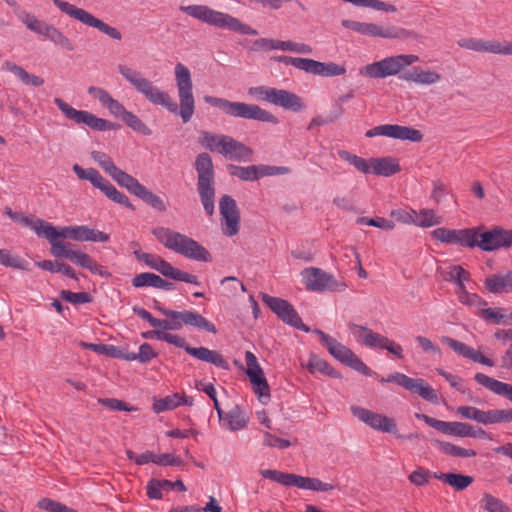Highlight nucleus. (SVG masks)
Masks as SVG:
<instances>
[{"instance_id": "6e6d98bb", "label": "nucleus", "mask_w": 512, "mask_h": 512, "mask_svg": "<svg viewBox=\"0 0 512 512\" xmlns=\"http://www.w3.org/2000/svg\"><path fill=\"white\" fill-rule=\"evenodd\" d=\"M460 46L477 52L494 53L495 40L484 41L481 39L468 38L462 40Z\"/></svg>"}, {"instance_id": "37998d69", "label": "nucleus", "mask_w": 512, "mask_h": 512, "mask_svg": "<svg viewBox=\"0 0 512 512\" xmlns=\"http://www.w3.org/2000/svg\"><path fill=\"white\" fill-rule=\"evenodd\" d=\"M98 189H100L110 200L123 205L131 210H135V207L130 202L129 198L118 191L109 181H107L104 177L100 184L97 185Z\"/></svg>"}, {"instance_id": "412c9836", "label": "nucleus", "mask_w": 512, "mask_h": 512, "mask_svg": "<svg viewBox=\"0 0 512 512\" xmlns=\"http://www.w3.org/2000/svg\"><path fill=\"white\" fill-rule=\"evenodd\" d=\"M245 362L247 365L246 373L253 385L254 392L261 402L266 403L270 398L269 385L256 356L252 352L247 351L245 353Z\"/></svg>"}, {"instance_id": "13d9d810", "label": "nucleus", "mask_w": 512, "mask_h": 512, "mask_svg": "<svg viewBox=\"0 0 512 512\" xmlns=\"http://www.w3.org/2000/svg\"><path fill=\"white\" fill-rule=\"evenodd\" d=\"M275 49L281 51H290L299 54H311L313 52V49L310 45L305 43L294 42L291 40H275Z\"/></svg>"}, {"instance_id": "4c0bfd02", "label": "nucleus", "mask_w": 512, "mask_h": 512, "mask_svg": "<svg viewBox=\"0 0 512 512\" xmlns=\"http://www.w3.org/2000/svg\"><path fill=\"white\" fill-rule=\"evenodd\" d=\"M290 486L321 492H327L334 489L332 484L322 482L317 478L303 477L296 474H292Z\"/></svg>"}, {"instance_id": "aec40b11", "label": "nucleus", "mask_w": 512, "mask_h": 512, "mask_svg": "<svg viewBox=\"0 0 512 512\" xmlns=\"http://www.w3.org/2000/svg\"><path fill=\"white\" fill-rule=\"evenodd\" d=\"M221 227L226 236H234L240 228V212L236 201L229 195H224L219 201Z\"/></svg>"}, {"instance_id": "c9c22d12", "label": "nucleus", "mask_w": 512, "mask_h": 512, "mask_svg": "<svg viewBox=\"0 0 512 512\" xmlns=\"http://www.w3.org/2000/svg\"><path fill=\"white\" fill-rule=\"evenodd\" d=\"M110 239V236L102 231L90 228L87 225H75L74 226V232H73V238L74 241L79 242H85V241H91V242H108Z\"/></svg>"}, {"instance_id": "ddd939ff", "label": "nucleus", "mask_w": 512, "mask_h": 512, "mask_svg": "<svg viewBox=\"0 0 512 512\" xmlns=\"http://www.w3.org/2000/svg\"><path fill=\"white\" fill-rule=\"evenodd\" d=\"M274 61L291 65L299 70L305 71L313 75L332 77L341 76L346 73V68L343 65L334 62H320L309 58L290 57L279 55L272 58Z\"/></svg>"}, {"instance_id": "f257e3e1", "label": "nucleus", "mask_w": 512, "mask_h": 512, "mask_svg": "<svg viewBox=\"0 0 512 512\" xmlns=\"http://www.w3.org/2000/svg\"><path fill=\"white\" fill-rule=\"evenodd\" d=\"M117 70L150 103L160 105L171 113H178L183 123H188L192 119L195 111L193 82L191 72L184 64L177 63L174 68L179 106L167 92L154 85L141 72L123 64H119Z\"/></svg>"}, {"instance_id": "72a5a7b5", "label": "nucleus", "mask_w": 512, "mask_h": 512, "mask_svg": "<svg viewBox=\"0 0 512 512\" xmlns=\"http://www.w3.org/2000/svg\"><path fill=\"white\" fill-rule=\"evenodd\" d=\"M228 135L215 134L209 131L202 130L199 132L198 143L205 149L222 154L225 148Z\"/></svg>"}, {"instance_id": "ea45409f", "label": "nucleus", "mask_w": 512, "mask_h": 512, "mask_svg": "<svg viewBox=\"0 0 512 512\" xmlns=\"http://www.w3.org/2000/svg\"><path fill=\"white\" fill-rule=\"evenodd\" d=\"M109 176L112 177V179L120 186L126 188L131 194L135 196L139 194L140 190L144 186L136 178L119 169L117 166Z\"/></svg>"}, {"instance_id": "7c9ffc66", "label": "nucleus", "mask_w": 512, "mask_h": 512, "mask_svg": "<svg viewBox=\"0 0 512 512\" xmlns=\"http://www.w3.org/2000/svg\"><path fill=\"white\" fill-rule=\"evenodd\" d=\"M474 379L477 383L484 386L491 392L506 397L512 402V385L496 380L483 373H476Z\"/></svg>"}, {"instance_id": "b1692460", "label": "nucleus", "mask_w": 512, "mask_h": 512, "mask_svg": "<svg viewBox=\"0 0 512 512\" xmlns=\"http://www.w3.org/2000/svg\"><path fill=\"white\" fill-rule=\"evenodd\" d=\"M483 251H494L512 246V230L495 227L490 231H478L477 244Z\"/></svg>"}, {"instance_id": "dca6fc26", "label": "nucleus", "mask_w": 512, "mask_h": 512, "mask_svg": "<svg viewBox=\"0 0 512 512\" xmlns=\"http://www.w3.org/2000/svg\"><path fill=\"white\" fill-rule=\"evenodd\" d=\"M54 103L67 119L76 124H85L89 128L97 131H107L114 128L112 122L99 118L89 111L77 110L61 98H55Z\"/></svg>"}, {"instance_id": "423d86ee", "label": "nucleus", "mask_w": 512, "mask_h": 512, "mask_svg": "<svg viewBox=\"0 0 512 512\" xmlns=\"http://www.w3.org/2000/svg\"><path fill=\"white\" fill-rule=\"evenodd\" d=\"M198 175L197 189L201 203L207 215L212 216L215 210L214 168L210 155L200 153L195 160Z\"/></svg>"}, {"instance_id": "052dcab7", "label": "nucleus", "mask_w": 512, "mask_h": 512, "mask_svg": "<svg viewBox=\"0 0 512 512\" xmlns=\"http://www.w3.org/2000/svg\"><path fill=\"white\" fill-rule=\"evenodd\" d=\"M77 177L81 180H88L94 187L101 183L103 176L94 168L84 169L78 164L72 167Z\"/></svg>"}, {"instance_id": "c03bdc74", "label": "nucleus", "mask_w": 512, "mask_h": 512, "mask_svg": "<svg viewBox=\"0 0 512 512\" xmlns=\"http://www.w3.org/2000/svg\"><path fill=\"white\" fill-rule=\"evenodd\" d=\"M222 420L224 421L227 429L231 431H238L247 426L248 416L240 407H235L231 409Z\"/></svg>"}, {"instance_id": "6ab92c4d", "label": "nucleus", "mask_w": 512, "mask_h": 512, "mask_svg": "<svg viewBox=\"0 0 512 512\" xmlns=\"http://www.w3.org/2000/svg\"><path fill=\"white\" fill-rule=\"evenodd\" d=\"M350 410L355 417L374 430L383 433H397V424L391 417L360 406H351Z\"/></svg>"}, {"instance_id": "bb28decb", "label": "nucleus", "mask_w": 512, "mask_h": 512, "mask_svg": "<svg viewBox=\"0 0 512 512\" xmlns=\"http://www.w3.org/2000/svg\"><path fill=\"white\" fill-rule=\"evenodd\" d=\"M271 104L293 112H300L306 108V105L300 96L290 91L276 88L274 90Z\"/></svg>"}, {"instance_id": "864d4df0", "label": "nucleus", "mask_w": 512, "mask_h": 512, "mask_svg": "<svg viewBox=\"0 0 512 512\" xmlns=\"http://www.w3.org/2000/svg\"><path fill=\"white\" fill-rule=\"evenodd\" d=\"M0 264L19 270L28 271L30 269L29 262L19 256L12 255L6 249H0Z\"/></svg>"}, {"instance_id": "5701e85b", "label": "nucleus", "mask_w": 512, "mask_h": 512, "mask_svg": "<svg viewBox=\"0 0 512 512\" xmlns=\"http://www.w3.org/2000/svg\"><path fill=\"white\" fill-rule=\"evenodd\" d=\"M366 137L385 136L400 140H409L411 142H420L423 139L421 131L412 127L400 126L396 124H384L376 126L366 132Z\"/></svg>"}, {"instance_id": "79ce46f5", "label": "nucleus", "mask_w": 512, "mask_h": 512, "mask_svg": "<svg viewBox=\"0 0 512 512\" xmlns=\"http://www.w3.org/2000/svg\"><path fill=\"white\" fill-rule=\"evenodd\" d=\"M436 430L443 434L458 437H467L468 435H472V426L470 424L457 421L447 422L439 420Z\"/></svg>"}, {"instance_id": "4468645a", "label": "nucleus", "mask_w": 512, "mask_h": 512, "mask_svg": "<svg viewBox=\"0 0 512 512\" xmlns=\"http://www.w3.org/2000/svg\"><path fill=\"white\" fill-rule=\"evenodd\" d=\"M20 20L30 31L41 35L55 45L60 46L67 51L74 50L72 41L55 26L42 21L35 15L27 12L20 15Z\"/></svg>"}, {"instance_id": "2f4dec72", "label": "nucleus", "mask_w": 512, "mask_h": 512, "mask_svg": "<svg viewBox=\"0 0 512 512\" xmlns=\"http://www.w3.org/2000/svg\"><path fill=\"white\" fill-rule=\"evenodd\" d=\"M486 289L493 294L512 292V271L505 274H492L485 279Z\"/></svg>"}, {"instance_id": "f8f14e48", "label": "nucleus", "mask_w": 512, "mask_h": 512, "mask_svg": "<svg viewBox=\"0 0 512 512\" xmlns=\"http://www.w3.org/2000/svg\"><path fill=\"white\" fill-rule=\"evenodd\" d=\"M418 61L419 57L414 54L390 56L366 65L360 73L370 78H386L399 74L404 68Z\"/></svg>"}, {"instance_id": "8fccbe9b", "label": "nucleus", "mask_w": 512, "mask_h": 512, "mask_svg": "<svg viewBox=\"0 0 512 512\" xmlns=\"http://www.w3.org/2000/svg\"><path fill=\"white\" fill-rule=\"evenodd\" d=\"M36 265L39 268L49 271V272L62 273L72 279L77 278L74 270L69 265H67L65 263L51 261V260H44V261L36 262Z\"/></svg>"}, {"instance_id": "cd10ccee", "label": "nucleus", "mask_w": 512, "mask_h": 512, "mask_svg": "<svg viewBox=\"0 0 512 512\" xmlns=\"http://www.w3.org/2000/svg\"><path fill=\"white\" fill-rule=\"evenodd\" d=\"M472 416L474 421L484 425L512 422V409H492L484 411L475 407Z\"/></svg>"}, {"instance_id": "58836bf2", "label": "nucleus", "mask_w": 512, "mask_h": 512, "mask_svg": "<svg viewBox=\"0 0 512 512\" xmlns=\"http://www.w3.org/2000/svg\"><path fill=\"white\" fill-rule=\"evenodd\" d=\"M310 373L319 372L323 375L332 378H341V374L338 373L326 360L320 358L316 354H311L308 362L302 364Z\"/></svg>"}, {"instance_id": "a19ab883", "label": "nucleus", "mask_w": 512, "mask_h": 512, "mask_svg": "<svg viewBox=\"0 0 512 512\" xmlns=\"http://www.w3.org/2000/svg\"><path fill=\"white\" fill-rule=\"evenodd\" d=\"M400 78L420 85H431L437 83L441 77L432 70L414 69L412 72L401 75Z\"/></svg>"}, {"instance_id": "f704fd0d", "label": "nucleus", "mask_w": 512, "mask_h": 512, "mask_svg": "<svg viewBox=\"0 0 512 512\" xmlns=\"http://www.w3.org/2000/svg\"><path fill=\"white\" fill-rule=\"evenodd\" d=\"M370 173L391 176L400 171L398 162L392 157L370 158Z\"/></svg>"}, {"instance_id": "e433bc0d", "label": "nucleus", "mask_w": 512, "mask_h": 512, "mask_svg": "<svg viewBox=\"0 0 512 512\" xmlns=\"http://www.w3.org/2000/svg\"><path fill=\"white\" fill-rule=\"evenodd\" d=\"M405 389L417 393L423 399L436 403L438 396L436 391L423 379L407 377Z\"/></svg>"}, {"instance_id": "4be33fe9", "label": "nucleus", "mask_w": 512, "mask_h": 512, "mask_svg": "<svg viewBox=\"0 0 512 512\" xmlns=\"http://www.w3.org/2000/svg\"><path fill=\"white\" fill-rule=\"evenodd\" d=\"M228 170L231 175L243 181H256L265 176L284 175L289 172L287 167L269 165H251L247 167L229 165Z\"/></svg>"}, {"instance_id": "6e6552de", "label": "nucleus", "mask_w": 512, "mask_h": 512, "mask_svg": "<svg viewBox=\"0 0 512 512\" xmlns=\"http://www.w3.org/2000/svg\"><path fill=\"white\" fill-rule=\"evenodd\" d=\"M342 25L362 35L379 37L393 40H408L416 38V33L396 25H380L376 23H366L354 20H343Z\"/></svg>"}, {"instance_id": "c85d7f7f", "label": "nucleus", "mask_w": 512, "mask_h": 512, "mask_svg": "<svg viewBox=\"0 0 512 512\" xmlns=\"http://www.w3.org/2000/svg\"><path fill=\"white\" fill-rule=\"evenodd\" d=\"M252 153L251 148L229 136L221 155L233 161H248Z\"/></svg>"}, {"instance_id": "2eb2a0df", "label": "nucleus", "mask_w": 512, "mask_h": 512, "mask_svg": "<svg viewBox=\"0 0 512 512\" xmlns=\"http://www.w3.org/2000/svg\"><path fill=\"white\" fill-rule=\"evenodd\" d=\"M135 255L138 260L144 262L148 267L158 271L165 277L194 285L200 284L197 276L173 267L168 261L158 255L144 252H135Z\"/></svg>"}, {"instance_id": "e2e57ef3", "label": "nucleus", "mask_w": 512, "mask_h": 512, "mask_svg": "<svg viewBox=\"0 0 512 512\" xmlns=\"http://www.w3.org/2000/svg\"><path fill=\"white\" fill-rule=\"evenodd\" d=\"M159 283H161V277L154 273H149V272L137 274L132 279V285L136 288H140V287L158 288Z\"/></svg>"}, {"instance_id": "9b49d317", "label": "nucleus", "mask_w": 512, "mask_h": 512, "mask_svg": "<svg viewBox=\"0 0 512 512\" xmlns=\"http://www.w3.org/2000/svg\"><path fill=\"white\" fill-rule=\"evenodd\" d=\"M347 326L350 334L360 345L369 348L385 349L389 353L395 355L397 358H403V348L397 342L377 332H374L367 326L358 325L355 323H348Z\"/></svg>"}, {"instance_id": "09e8293b", "label": "nucleus", "mask_w": 512, "mask_h": 512, "mask_svg": "<svg viewBox=\"0 0 512 512\" xmlns=\"http://www.w3.org/2000/svg\"><path fill=\"white\" fill-rule=\"evenodd\" d=\"M74 226H64L60 229H57L51 223L47 222L44 225V230L42 233V237L47 239L48 241H52L53 239L59 240L60 238H73Z\"/></svg>"}, {"instance_id": "1a4fd4ad", "label": "nucleus", "mask_w": 512, "mask_h": 512, "mask_svg": "<svg viewBox=\"0 0 512 512\" xmlns=\"http://www.w3.org/2000/svg\"><path fill=\"white\" fill-rule=\"evenodd\" d=\"M51 248L50 252L55 257H63L69 259L71 262L84 269L89 270L92 274L108 278L111 276L110 272L89 254L82 251L72 250L71 244L60 240L53 239L49 241Z\"/></svg>"}, {"instance_id": "f3484780", "label": "nucleus", "mask_w": 512, "mask_h": 512, "mask_svg": "<svg viewBox=\"0 0 512 512\" xmlns=\"http://www.w3.org/2000/svg\"><path fill=\"white\" fill-rule=\"evenodd\" d=\"M260 298L283 322L299 330L309 331V328L302 323L297 311L288 301L272 297L266 293H260Z\"/></svg>"}, {"instance_id": "a18cd8bd", "label": "nucleus", "mask_w": 512, "mask_h": 512, "mask_svg": "<svg viewBox=\"0 0 512 512\" xmlns=\"http://www.w3.org/2000/svg\"><path fill=\"white\" fill-rule=\"evenodd\" d=\"M443 222L442 216L438 215L433 209H421L416 211L414 218V225L429 228L432 226L439 225Z\"/></svg>"}, {"instance_id": "49530a36", "label": "nucleus", "mask_w": 512, "mask_h": 512, "mask_svg": "<svg viewBox=\"0 0 512 512\" xmlns=\"http://www.w3.org/2000/svg\"><path fill=\"white\" fill-rule=\"evenodd\" d=\"M438 479L458 491L466 489L474 480L472 476L457 473H442Z\"/></svg>"}, {"instance_id": "a878e982", "label": "nucleus", "mask_w": 512, "mask_h": 512, "mask_svg": "<svg viewBox=\"0 0 512 512\" xmlns=\"http://www.w3.org/2000/svg\"><path fill=\"white\" fill-rule=\"evenodd\" d=\"M441 341L448 345L449 348H451L454 352L472 360L473 362L480 363L489 367L495 366V362L492 359L484 356L480 351L475 350L463 342L455 340L449 336H443Z\"/></svg>"}, {"instance_id": "4d7b16f0", "label": "nucleus", "mask_w": 512, "mask_h": 512, "mask_svg": "<svg viewBox=\"0 0 512 512\" xmlns=\"http://www.w3.org/2000/svg\"><path fill=\"white\" fill-rule=\"evenodd\" d=\"M480 316L487 322L494 324L508 323L507 319L512 322V312L507 316L502 308H486L482 309Z\"/></svg>"}, {"instance_id": "473e14b6", "label": "nucleus", "mask_w": 512, "mask_h": 512, "mask_svg": "<svg viewBox=\"0 0 512 512\" xmlns=\"http://www.w3.org/2000/svg\"><path fill=\"white\" fill-rule=\"evenodd\" d=\"M186 352L204 362L211 363L220 368H227L228 363L224 357L216 350H210L206 347H187Z\"/></svg>"}, {"instance_id": "0eeeda50", "label": "nucleus", "mask_w": 512, "mask_h": 512, "mask_svg": "<svg viewBox=\"0 0 512 512\" xmlns=\"http://www.w3.org/2000/svg\"><path fill=\"white\" fill-rule=\"evenodd\" d=\"M314 333L318 335L321 344L327 348L330 355L336 360L365 376H372L374 374V372L350 348L322 330L316 329Z\"/></svg>"}, {"instance_id": "20e7f679", "label": "nucleus", "mask_w": 512, "mask_h": 512, "mask_svg": "<svg viewBox=\"0 0 512 512\" xmlns=\"http://www.w3.org/2000/svg\"><path fill=\"white\" fill-rule=\"evenodd\" d=\"M204 101L213 107L219 108L224 114L232 117L257 120L272 124H277L279 122L275 115L255 104L232 102L225 98L214 96H205Z\"/></svg>"}, {"instance_id": "69168bd1", "label": "nucleus", "mask_w": 512, "mask_h": 512, "mask_svg": "<svg viewBox=\"0 0 512 512\" xmlns=\"http://www.w3.org/2000/svg\"><path fill=\"white\" fill-rule=\"evenodd\" d=\"M15 221L21 223L23 226L30 228L39 237H42L44 225L46 223L45 220H42V219L34 217V216H24L22 214H18Z\"/></svg>"}, {"instance_id": "9d476101", "label": "nucleus", "mask_w": 512, "mask_h": 512, "mask_svg": "<svg viewBox=\"0 0 512 512\" xmlns=\"http://www.w3.org/2000/svg\"><path fill=\"white\" fill-rule=\"evenodd\" d=\"M52 2L62 13L66 14L70 18L77 20L88 27L99 30L113 40L120 41L122 39V34L117 28L105 23L89 11L63 0H52Z\"/></svg>"}, {"instance_id": "a211bd4d", "label": "nucleus", "mask_w": 512, "mask_h": 512, "mask_svg": "<svg viewBox=\"0 0 512 512\" xmlns=\"http://www.w3.org/2000/svg\"><path fill=\"white\" fill-rule=\"evenodd\" d=\"M431 236L445 244L473 248L477 244L478 228L448 229L440 227L434 229L431 232Z\"/></svg>"}, {"instance_id": "338daca9", "label": "nucleus", "mask_w": 512, "mask_h": 512, "mask_svg": "<svg viewBox=\"0 0 512 512\" xmlns=\"http://www.w3.org/2000/svg\"><path fill=\"white\" fill-rule=\"evenodd\" d=\"M15 221L21 223L23 226L30 228L39 237H42L44 225L46 223L45 220H42V219L34 217V216H24L22 214H18Z\"/></svg>"}, {"instance_id": "f03ea898", "label": "nucleus", "mask_w": 512, "mask_h": 512, "mask_svg": "<svg viewBox=\"0 0 512 512\" xmlns=\"http://www.w3.org/2000/svg\"><path fill=\"white\" fill-rule=\"evenodd\" d=\"M180 10L186 15L217 29H226L244 35L255 36L257 30L241 22L238 18L207 5L181 6Z\"/></svg>"}, {"instance_id": "bf43d9fd", "label": "nucleus", "mask_w": 512, "mask_h": 512, "mask_svg": "<svg viewBox=\"0 0 512 512\" xmlns=\"http://www.w3.org/2000/svg\"><path fill=\"white\" fill-rule=\"evenodd\" d=\"M128 127L143 135H151V129L134 113L127 111L121 119Z\"/></svg>"}, {"instance_id": "c756f323", "label": "nucleus", "mask_w": 512, "mask_h": 512, "mask_svg": "<svg viewBox=\"0 0 512 512\" xmlns=\"http://www.w3.org/2000/svg\"><path fill=\"white\" fill-rule=\"evenodd\" d=\"M193 399L185 394L174 393L162 399L155 400L153 410L156 413L173 410L179 406H192Z\"/></svg>"}, {"instance_id": "39448f33", "label": "nucleus", "mask_w": 512, "mask_h": 512, "mask_svg": "<svg viewBox=\"0 0 512 512\" xmlns=\"http://www.w3.org/2000/svg\"><path fill=\"white\" fill-rule=\"evenodd\" d=\"M158 311L165 316V319H158L155 330H180L183 325L193 326L211 333H216L215 325L201 314L190 311H174L171 309L157 307Z\"/></svg>"}, {"instance_id": "774afa93", "label": "nucleus", "mask_w": 512, "mask_h": 512, "mask_svg": "<svg viewBox=\"0 0 512 512\" xmlns=\"http://www.w3.org/2000/svg\"><path fill=\"white\" fill-rule=\"evenodd\" d=\"M456 293L458 295L459 301L467 306L478 307L486 304V302L483 301L477 294L469 293L466 290L465 285H460V288L456 290Z\"/></svg>"}, {"instance_id": "0e129e2a", "label": "nucleus", "mask_w": 512, "mask_h": 512, "mask_svg": "<svg viewBox=\"0 0 512 512\" xmlns=\"http://www.w3.org/2000/svg\"><path fill=\"white\" fill-rule=\"evenodd\" d=\"M151 335L155 336L156 340L165 341L176 347L183 348L185 351L187 347H190L189 345H187L186 340L177 334H172L162 330H155V332L152 333Z\"/></svg>"}, {"instance_id": "3c124183", "label": "nucleus", "mask_w": 512, "mask_h": 512, "mask_svg": "<svg viewBox=\"0 0 512 512\" xmlns=\"http://www.w3.org/2000/svg\"><path fill=\"white\" fill-rule=\"evenodd\" d=\"M136 197L140 198L156 211L165 212L167 210V205L164 200L157 194H154L152 191L147 189L145 186H143Z\"/></svg>"}, {"instance_id": "393cba45", "label": "nucleus", "mask_w": 512, "mask_h": 512, "mask_svg": "<svg viewBox=\"0 0 512 512\" xmlns=\"http://www.w3.org/2000/svg\"><path fill=\"white\" fill-rule=\"evenodd\" d=\"M301 276L306 289L311 291L335 290L337 287L334 276L320 268H305L301 272Z\"/></svg>"}, {"instance_id": "603ef678", "label": "nucleus", "mask_w": 512, "mask_h": 512, "mask_svg": "<svg viewBox=\"0 0 512 512\" xmlns=\"http://www.w3.org/2000/svg\"><path fill=\"white\" fill-rule=\"evenodd\" d=\"M438 448L444 454L453 457L470 458L476 456V452L474 450L465 449L450 442L439 441Z\"/></svg>"}, {"instance_id": "5fc2aeb1", "label": "nucleus", "mask_w": 512, "mask_h": 512, "mask_svg": "<svg viewBox=\"0 0 512 512\" xmlns=\"http://www.w3.org/2000/svg\"><path fill=\"white\" fill-rule=\"evenodd\" d=\"M338 155L342 160L350 163L360 172L365 174L370 173V159H364L345 150L338 151Z\"/></svg>"}, {"instance_id": "7ed1b4c3", "label": "nucleus", "mask_w": 512, "mask_h": 512, "mask_svg": "<svg viewBox=\"0 0 512 512\" xmlns=\"http://www.w3.org/2000/svg\"><path fill=\"white\" fill-rule=\"evenodd\" d=\"M153 235L167 249L174 251L188 259L209 262L211 255L200 243L187 235L173 231L170 228L157 227Z\"/></svg>"}, {"instance_id": "680f3d73", "label": "nucleus", "mask_w": 512, "mask_h": 512, "mask_svg": "<svg viewBox=\"0 0 512 512\" xmlns=\"http://www.w3.org/2000/svg\"><path fill=\"white\" fill-rule=\"evenodd\" d=\"M480 505L488 512H510V509L500 499L485 493L480 501Z\"/></svg>"}, {"instance_id": "de8ad7c7", "label": "nucleus", "mask_w": 512, "mask_h": 512, "mask_svg": "<svg viewBox=\"0 0 512 512\" xmlns=\"http://www.w3.org/2000/svg\"><path fill=\"white\" fill-rule=\"evenodd\" d=\"M442 276L446 281L456 283L457 289L460 285H464L465 281H468L470 274L463 267L458 265H450L442 270Z\"/></svg>"}]
</instances>
